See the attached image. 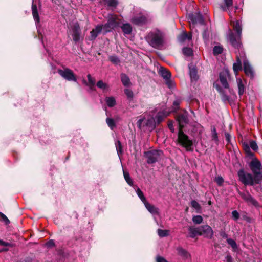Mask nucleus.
Returning <instances> with one entry per match:
<instances>
[{
	"instance_id": "cd10ccee",
	"label": "nucleus",
	"mask_w": 262,
	"mask_h": 262,
	"mask_svg": "<svg viewBox=\"0 0 262 262\" xmlns=\"http://www.w3.org/2000/svg\"><path fill=\"white\" fill-rule=\"evenodd\" d=\"M236 81L238 89V95L242 96L245 92V84L241 78H237Z\"/></svg>"
},
{
	"instance_id": "393cba45",
	"label": "nucleus",
	"mask_w": 262,
	"mask_h": 262,
	"mask_svg": "<svg viewBox=\"0 0 262 262\" xmlns=\"http://www.w3.org/2000/svg\"><path fill=\"white\" fill-rule=\"evenodd\" d=\"M121 28L123 33L125 35H129L132 33L133 28L131 25L129 23L123 24Z\"/></svg>"
},
{
	"instance_id": "e2e57ef3",
	"label": "nucleus",
	"mask_w": 262,
	"mask_h": 262,
	"mask_svg": "<svg viewBox=\"0 0 262 262\" xmlns=\"http://www.w3.org/2000/svg\"><path fill=\"white\" fill-rule=\"evenodd\" d=\"M46 245L48 247H51L54 246L55 243L53 240H50L47 243Z\"/></svg>"
},
{
	"instance_id": "2f4dec72",
	"label": "nucleus",
	"mask_w": 262,
	"mask_h": 262,
	"mask_svg": "<svg viewBox=\"0 0 262 262\" xmlns=\"http://www.w3.org/2000/svg\"><path fill=\"white\" fill-rule=\"evenodd\" d=\"M87 78L89 81V83L87 84V85L91 90H93V88L95 85L96 82L95 78L92 77L90 74H88L87 75Z\"/></svg>"
},
{
	"instance_id": "1a4fd4ad",
	"label": "nucleus",
	"mask_w": 262,
	"mask_h": 262,
	"mask_svg": "<svg viewBox=\"0 0 262 262\" xmlns=\"http://www.w3.org/2000/svg\"><path fill=\"white\" fill-rule=\"evenodd\" d=\"M163 152L161 150H152L146 153L147 163L152 164L160 159Z\"/></svg>"
},
{
	"instance_id": "b1692460",
	"label": "nucleus",
	"mask_w": 262,
	"mask_h": 262,
	"mask_svg": "<svg viewBox=\"0 0 262 262\" xmlns=\"http://www.w3.org/2000/svg\"><path fill=\"white\" fill-rule=\"evenodd\" d=\"M144 204L147 210L152 215H156L159 213L158 209L154 205L149 204L147 202Z\"/></svg>"
},
{
	"instance_id": "9d476101",
	"label": "nucleus",
	"mask_w": 262,
	"mask_h": 262,
	"mask_svg": "<svg viewBox=\"0 0 262 262\" xmlns=\"http://www.w3.org/2000/svg\"><path fill=\"white\" fill-rule=\"evenodd\" d=\"M200 235H203L204 237L211 239L213 235V231L208 225L199 227Z\"/></svg>"
},
{
	"instance_id": "f3484780",
	"label": "nucleus",
	"mask_w": 262,
	"mask_h": 262,
	"mask_svg": "<svg viewBox=\"0 0 262 262\" xmlns=\"http://www.w3.org/2000/svg\"><path fill=\"white\" fill-rule=\"evenodd\" d=\"M72 37L74 41L77 42L80 39V29L79 24L77 23H75L72 28Z\"/></svg>"
},
{
	"instance_id": "79ce46f5",
	"label": "nucleus",
	"mask_w": 262,
	"mask_h": 262,
	"mask_svg": "<svg viewBox=\"0 0 262 262\" xmlns=\"http://www.w3.org/2000/svg\"><path fill=\"white\" fill-rule=\"evenodd\" d=\"M227 242L229 245H230L232 248L234 249L237 248V245L236 242L231 238H227Z\"/></svg>"
},
{
	"instance_id": "603ef678",
	"label": "nucleus",
	"mask_w": 262,
	"mask_h": 262,
	"mask_svg": "<svg viewBox=\"0 0 262 262\" xmlns=\"http://www.w3.org/2000/svg\"><path fill=\"white\" fill-rule=\"evenodd\" d=\"M165 83L168 86V88L172 89L174 86V82L170 79V78L166 79L165 80Z\"/></svg>"
},
{
	"instance_id": "aec40b11",
	"label": "nucleus",
	"mask_w": 262,
	"mask_h": 262,
	"mask_svg": "<svg viewBox=\"0 0 262 262\" xmlns=\"http://www.w3.org/2000/svg\"><path fill=\"white\" fill-rule=\"evenodd\" d=\"M102 31V26L101 25H98L95 29H93L90 32V39L91 40H94L98 36V34Z\"/></svg>"
},
{
	"instance_id": "4d7b16f0",
	"label": "nucleus",
	"mask_w": 262,
	"mask_h": 262,
	"mask_svg": "<svg viewBox=\"0 0 262 262\" xmlns=\"http://www.w3.org/2000/svg\"><path fill=\"white\" fill-rule=\"evenodd\" d=\"M191 206L196 209L200 208V205L199 203L194 200H193L191 202Z\"/></svg>"
},
{
	"instance_id": "39448f33",
	"label": "nucleus",
	"mask_w": 262,
	"mask_h": 262,
	"mask_svg": "<svg viewBox=\"0 0 262 262\" xmlns=\"http://www.w3.org/2000/svg\"><path fill=\"white\" fill-rule=\"evenodd\" d=\"M238 176L239 181L245 185L253 186L255 184H259L255 180V176L247 173L244 170L241 169L238 172Z\"/></svg>"
},
{
	"instance_id": "f704fd0d",
	"label": "nucleus",
	"mask_w": 262,
	"mask_h": 262,
	"mask_svg": "<svg viewBox=\"0 0 262 262\" xmlns=\"http://www.w3.org/2000/svg\"><path fill=\"white\" fill-rule=\"evenodd\" d=\"M136 193L139 198L140 199V200L142 201V202L144 204L147 201L146 199V198L144 196V194L143 192L141 191V190L138 188L136 190Z\"/></svg>"
},
{
	"instance_id": "c9c22d12",
	"label": "nucleus",
	"mask_w": 262,
	"mask_h": 262,
	"mask_svg": "<svg viewBox=\"0 0 262 262\" xmlns=\"http://www.w3.org/2000/svg\"><path fill=\"white\" fill-rule=\"evenodd\" d=\"M191 20L194 24L197 23L202 24L203 21L202 16L199 14L195 16L192 15Z\"/></svg>"
},
{
	"instance_id": "5fc2aeb1",
	"label": "nucleus",
	"mask_w": 262,
	"mask_h": 262,
	"mask_svg": "<svg viewBox=\"0 0 262 262\" xmlns=\"http://www.w3.org/2000/svg\"><path fill=\"white\" fill-rule=\"evenodd\" d=\"M232 215L235 220H238L239 217V213L236 210H234L232 212Z\"/></svg>"
},
{
	"instance_id": "423d86ee",
	"label": "nucleus",
	"mask_w": 262,
	"mask_h": 262,
	"mask_svg": "<svg viewBox=\"0 0 262 262\" xmlns=\"http://www.w3.org/2000/svg\"><path fill=\"white\" fill-rule=\"evenodd\" d=\"M147 21V18L143 14L140 9H134L133 16L130 19V21L137 25H141L145 24Z\"/></svg>"
},
{
	"instance_id": "4be33fe9",
	"label": "nucleus",
	"mask_w": 262,
	"mask_h": 262,
	"mask_svg": "<svg viewBox=\"0 0 262 262\" xmlns=\"http://www.w3.org/2000/svg\"><path fill=\"white\" fill-rule=\"evenodd\" d=\"M168 115V113L165 111L159 112L155 117V120L157 123L159 124Z\"/></svg>"
},
{
	"instance_id": "f257e3e1",
	"label": "nucleus",
	"mask_w": 262,
	"mask_h": 262,
	"mask_svg": "<svg viewBox=\"0 0 262 262\" xmlns=\"http://www.w3.org/2000/svg\"><path fill=\"white\" fill-rule=\"evenodd\" d=\"M165 34L158 30L150 31L145 36V40L149 46L154 48L161 49L165 44Z\"/></svg>"
},
{
	"instance_id": "69168bd1",
	"label": "nucleus",
	"mask_w": 262,
	"mask_h": 262,
	"mask_svg": "<svg viewBox=\"0 0 262 262\" xmlns=\"http://www.w3.org/2000/svg\"><path fill=\"white\" fill-rule=\"evenodd\" d=\"M180 101L179 100H175L173 102V105L174 107V109L176 110L178 108V106L180 104Z\"/></svg>"
},
{
	"instance_id": "c85d7f7f",
	"label": "nucleus",
	"mask_w": 262,
	"mask_h": 262,
	"mask_svg": "<svg viewBox=\"0 0 262 262\" xmlns=\"http://www.w3.org/2000/svg\"><path fill=\"white\" fill-rule=\"evenodd\" d=\"M159 73L165 80L169 79L171 77V74L169 72L162 67L160 69Z\"/></svg>"
},
{
	"instance_id": "58836bf2",
	"label": "nucleus",
	"mask_w": 262,
	"mask_h": 262,
	"mask_svg": "<svg viewBox=\"0 0 262 262\" xmlns=\"http://www.w3.org/2000/svg\"><path fill=\"white\" fill-rule=\"evenodd\" d=\"M106 122L108 125V126L110 127V128L113 130V128L115 127V123L113 119L107 118L106 119Z\"/></svg>"
},
{
	"instance_id": "49530a36",
	"label": "nucleus",
	"mask_w": 262,
	"mask_h": 262,
	"mask_svg": "<svg viewBox=\"0 0 262 262\" xmlns=\"http://www.w3.org/2000/svg\"><path fill=\"white\" fill-rule=\"evenodd\" d=\"M110 60L115 64H118L120 60L116 56H111L109 57Z\"/></svg>"
},
{
	"instance_id": "052dcab7",
	"label": "nucleus",
	"mask_w": 262,
	"mask_h": 262,
	"mask_svg": "<svg viewBox=\"0 0 262 262\" xmlns=\"http://www.w3.org/2000/svg\"><path fill=\"white\" fill-rule=\"evenodd\" d=\"M157 262H168L164 258L160 256H158L156 257Z\"/></svg>"
},
{
	"instance_id": "6e6d98bb",
	"label": "nucleus",
	"mask_w": 262,
	"mask_h": 262,
	"mask_svg": "<svg viewBox=\"0 0 262 262\" xmlns=\"http://www.w3.org/2000/svg\"><path fill=\"white\" fill-rule=\"evenodd\" d=\"M0 215H1V216L3 220L5 223L6 224H9L10 223V221H9V219L7 218V217L5 214L0 212Z\"/></svg>"
},
{
	"instance_id": "6ab92c4d",
	"label": "nucleus",
	"mask_w": 262,
	"mask_h": 262,
	"mask_svg": "<svg viewBox=\"0 0 262 262\" xmlns=\"http://www.w3.org/2000/svg\"><path fill=\"white\" fill-rule=\"evenodd\" d=\"M178 41L180 43L184 42L186 41H190L192 39L191 33H187L185 31H183L178 37Z\"/></svg>"
},
{
	"instance_id": "a19ab883",
	"label": "nucleus",
	"mask_w": 262,
	"mask_h": 262,
	"mask_svg": "<svg viewBox=\"0 0 262 262\" xmlns=\"http://www.w3.org/2000/svg\"><path fill=\"white\" fill-rule=\"evenodd\" d=\"M105 4L110 7H116L118 4L117 0H104Z\"/></svg>"
},
{
	"instance_id": "680f3d73",
	"label": "nucleus",
	"mask_w": 262,
	"mask_h": 262,
	"mask_svg": "<svg viewBox=\"0 0 262 262\" xmlns=\"http://www.w3.org/2000/svg\"><path fill=\"white\" fill-rule=\"evenodd\" d=\"M0 245L4 246H10L11 245L10 243L4 242L1 239H0Z\"/></svg>"
},
{
	"instance_id": "4468645a",
	"label": "nucleus",
	"mask_w": 262,
	"mask_h": 262,
	"mask_svg": "<svg viewBox=\"0 0 262 262\" xmlns=\"http://www.w3.org/2000/svg\"><path fill=\"white\" fill-rule=\"evenodd\" d=\"M243 63L244 71L245 74L251 78H253L254 75V71L248 60L246 58L244 59Z\"/></svg>"
},
{
	"instance_id": "bf43d9fd",
	"label": "nucleus",
	"mask_w": 262,
	"mask_h": 262,
	"mask_svg": "<svg viewBox=\"0 0 262 262\" xmlns=\"http://www.w3.org/2000/svg\"><path fill=\"white\" fill-rule=\"evenodd\" d=\"M227 7H230L233 5V0H224Z\"/></svg>"
},
{
	"instance_id": "13d9d810",
	"label": "nucleus",
	"mask_w": 262,
	"mask_h": 262,
	"mask_svg": "<svg viewBox=\"0 0 262 262\" xmlns=\"http://www.w3.org/2000/svg\"><path fill=\"white\" fill-rule=\"evenodd\" d=\"M145 121V119H140L138 120L137 122V126L140 129H141L142 126H143V122Z\"/></svg>"
},
{
	"instance_id": "a211bd4d",
	"label": "nucleus",
	"mask_w": 262,
	"mask_h": 262,
	"mask_svg": "<svg viewBox=\"0 0 262 262\" xmlns=\"http://www.w3.org/2000/svg\"><path fill=\"white\" fill-rule=\"evenodd\" d=\"M32 11L33 18L36 24V27L37 28H38V24L39 23V17L37 11V6L36 5L32 4ZM37 31L39 34V37L41 38V40L42 41V35L41 34V33L40 32L38 29H37Z\"/></svg>"
},
{
	"instance_id": "0e129e2a",
	"label": "nucleus",
	"mask_w": 262,
	"mask_h": 262,
	"mask_svg": "<svg viewBox=\"0 0 262 262\" xmlns=\"http://www.w3.org/2000/svg\"><path fill=\"white\" fill-rule=\"evenodd\" d=\"M220 235L224 238H226L227 239L228 238V234L224 231H222L220 232Z\"/></svg>"
},
{
	"instance_id": "412c9836",
	"label": "nucleus",
	"mask_w": 262,
	"mask_h": 262,
	"mask_svg": "<svg viewBox=\"0 0 262 262\" xmlns=\"http://www.w3.org/2000/svg\"><path fill=\"white\" fill-rule=\"evenodd\" d=\"M96 85L99 89L101 90L103 93H107L110 90L109 85L102 80L98 81Z\"/></svg>"
},
{
	"instance_id": "7c9ffc66",
	"label": "nucleus",
	"mask_w": 262,
	"mask_h": 262,
	"mask_svg": "<svg viewBox=\"0 0 262 262\" xmlns=\"http://www.w3.org/2000/svg\"><path fill=\"white\" fill-rule=\"evenodd\" d=\"M105 101L107 106L110 107H113L116 103L115 99L112 96L106 97Z\"/></svg>"
},
{
	"instance_id": "72a5a7b5",
	"label": "nucleus",
	"mask_w": 262,
	"mask_h": 262,
	"mask_svg": "<svg viewBox=\"0 0 262 262\" xmlns=\"http://www.w3.org/2000/svg\"><path fill=\"white\" fill-rule=\"evenodd\" d=\"M248 205H252L255 207L258 206V203L257 201L254 199L251 195L249 196V198L245 201Z\"/></svg>"
},
{
	"instance_id": "473e14b6",
	"label": "nucleus",
	"mask_w": 262,
	"mask_h": 262,
	"mask_svg": "<svg viewBox=\"0 0 262 262\" xmlns=\"http://www.w3.org/2000/svg\"><path fill=\"white\" fill-rule=\"evenodd\" d=\"M182 51L183 54L186 57H191L193 55V50L190 48L185 47Z\"/></svg>"
},
{
	"instance_id": "dca6fc26",
	"label": "nucleus",
	"mask_w": 262,
	"mask_h": 262,
	"mask_svg": "<svg viewBox=\"0 0 262 262\" xmlns=\"http://www.w3.org/2000/svg\"><path fill=\"white\" fill-rule=\"evenodd\" d=\"M214 86L216 88L218 92L220 93L221 99L224 103H227L230 101V98L227 94V90L223 89L218 84H214Z\"/></svg>"
},
{
	"instance_id": "774afa93",
	"label": "nucleus",
	"mask_w": 262,
	"mask_h": 262,
	"mask_svg": "<svg viewBox=\"0 0 262 262\" xmlns=\"http://www.w3.org/2000/svg\"><path fill=\"white\" fill-rule=\"evenodd\" d=\"M226 261V262H232V258L231 256L228 255L225 257Z\"/></svg>"
},
{
	"instance_id": "ea45409f",
	"label": "nucleus",
	"mask_w": 262,
	"mask_h": 262,
	"mask_svg": "<svg viewBox=\"0 0 262 262\" xmlns=\"http://www.w3.org/2000/svg\"><path fill=\"white\" fill-rule=\"evenodd\" d=\"M192 221L194 224H200L203 222V218L201 215H195L192 217Z\"/></svg>"
},
{
	"instance_id": "de8ad7c7",
	"label": "nucleus",
	"mask_w": 262,
	"mask_h": 262,
	"mask_svg": "<svg viewBox=\"0 0 262 262\" xmlns=\"http://www.w3.org/2000/svg\"><path fill=\"white\" fill-rule=\"evenodd\" d=\"M238 193L245 201H246L249 198V196L251 195L247 191L246 192H242L239 191Z\"/></svg>"
},
{
	"instance_id": "7ed1b4c3",
	"label": "nucleus",
	"mask_w": 262,
	"mask_h": 262,
	"mask_svg": "<svg viewBox=\"0 0 262 262\" xmlns=\"http://www.w3.org/2000/svg\"><path fill=\"white\" fill-rule=\"evenodd\" d=\"M178 141L181 145L186 148L187 151H192L193 150L192 140L181 129H179Z\"/></svg>"
},
{
	"instance_id": "5701e85b",
	"label": "nucleus",
	"mask_w": 262,
	"mask_h": 262,
	"mask_svg": "<svg viewBox=\"0 0 262 262\" xmlns=\"http://www.w3.org/2000/svg\"><path fill=\"white\" fill-rule=\"evenodd\" d=\"M177 251L178 254L181 256L183 259H187L190 257L191 255L190 253L185 249L182 247H179L177 248Z\"/></svg>"
},
{
	"instance_id": "e433bc0d",
	"label": "nucleus",
	"mask_w": 262,
	"mask_h": 262,
	"mask_svg": "<svg viewBox=\"0 0 262 262\" xmlns=\"http://www.w3.org/2000/svg\"><path fill=\"white\" fill-rule=\"evenodd\" d=\"M123 175L126 182L131 186H133V182L128 172L123 171Z\"/></svg>"
},
{
	"instance_id": "f03ea898",
	"label": "nucleus",
	"mask_w": 262,
	"mask_h": 262,
	"mask_svg": "<svg viewBox=\"0 0 262 262\" xmlns=\"http://www.w3.org/2000/svg\"><path fill=\"white\" fill-rule=\"evenodd\" d=\"M233 28L234 31L236 32L237 35H235L231 31H230L228 39L234 48L238 49L239 51L241 49V45L239 39L241 38L242 31V25L239 21H236L233 25Z\"/></svg>"
},
{
	"instance_id": "338daca9",
	"label": "nucleus",
	"mask_w": 262,
	"mask_h": 262,
	"mask_svg": "<svg viewBox=\"0 0 262 262\" xmlns=\"http://www.w3.org/2000/svg\"><path fill=\"white\" fill-rule=\"evenodd\" d=\"M168 128H169V129L171 130V132L173 133L174 132V127H173L172 123L169 122L168 124Z\"/></svg>"
},
{
	"instance_id": "a18cd8bd",
	"label": "nucleus",
	"mask_w": 262,
	"mask_h": 262,
	"mask_svg": "<svg viewBox=\"0 0 262 262\" xmlns=\"http://www.w3.org/2000/svg\"><path fill=\"white\" fill-rule=\"evenodd\" d=\"M115 145L117 153L118 155H119L122 152L121 142L119 140H118L116 142Z\"/></svg>"
},
{
	"instance_id": "4c0bfd02",
	"label": "nucleus",
	"mask_w": 262,
	"mask_h": 262,
	"mask_svg": "<svg viewBox=\"0 0 262 262\" xmlns=\"http://www.w3.org/2000/svg\"><path fill=\"white\" fill-rule=\"evenodd\" d=\"M223 52V48L220 46H216L213 49V53L216 55L221 54Z\"/></svg>"
},
{
	"instance_id": "8fccbe9b",
	"label": "nucleus",
	"mask_w": 262,
	"mask_h": 262,
	"mask_svg": "<svg viewBox=\"0 0 262 262\" xmlns=\"http://www.w3.org/2000/svg\"><path fill=\"white\" fill-rule=\"evenodd\" d=\"M244 150L248 156L252 158L254 157V154L250 151V148L247 144L244 146Z\"/></svg>"
},
{
	"instance_id": "9b49d317",
	"label": "nucleus",
	"mask_w": 262,
	"mask_h": 262,
	"mask_svg": "<svg viewBox=\"0 0 262 262\" xmlns=\"http://www.w3.org/2000/svg\"><path fill=\"white\" fill-rule=\"evenodd\" d=\"M188 114L186 112L179 114L177 116V121L179 125V129L184 127L185 125L188 123Z\"/></svg>"
},
{
	"instance_id": "c756f323",
	"label": "nucleus",
	"mask_w": 262,
	"mask_h": 262,
	"mask_svg": "<svg viewBox=\"0 0 262 262\" xmlns=\"http://www.w3.org/2000/svg\"><path fill=\"white\" fill-rule=\"evenodd\" d=\"M121 80L124 86H129L130 82L129 77L125 74H121Z\"/></svg>"
},
{
	"instance_id": "09e8293b",
	"label": "nucleus",
	"mask_w": 262,
	"mask_h": 262,
	"mask_svg": "<svg viewBox=\"0 0 262 262\" xmlns=\"http://www.w3.org/2000/svg\"><path fill=\"white\" fill-rule=\"evenodd\" d=\"M124 93L129 99H132L133 97V93L130 89H125L124 90Z\"/></svg>"
},
{
	"instance_id": "2eb2a0df",
	"label": "nucleus",
	"mask_w": 262,
	"mask_h": 262,
	"mask_svg": "<svg viewBox=\"0 0 262 262\" xmlns=\"http://www.w3.org/2000/svg\"><path fill=\"white\" fill-rule=\"evenodd\" d=\"M189 69V76L192 83H195L199 79V75L198 74V70L196 67L192 63H190L188 66Z\"/></svg>"
},
{
	"instance_id": "864d4df0",
	"label": "nucleus",
	"mask_w": 262,
	"mask_h": 262,
	"mask_svg": "<svg viewBox=\"0 0 262 262\" xmlns=\"http://www.w3.org/2000/svg\"><path fill=\"white\" fill-rule=\"evenodd\" d=\"M250 146L254 151H256L258 149V146L257 145V143L254 141H250Z\"/></svg>"
},
{
	"instance_id": "6e6552de",
	"label": "nucleus",
	"mask_w": 262,
	"mask_h": 262,
	"mask_svg": "<svg viewBox=\"0 0 262 262\" xmlns=\"http://www.w3.org/2000/svg\"><path fill=\"white\" fill-rule=\"evenodd\" d=\"M59 74L64 79L69 81H76L77 79L73 71L69 68L58 70Z\"/></svg>"
},
{
	"instance_id": "ddd939ff",
	"label": "nucleus",
	"mask_w": 262,
	"mask_h": 262,
	"mask_svg": "<svg viewBox=\"0 0 262 262\" xmlns=\"http://www.w3.org/2000/svg\"><path fill=\"white\" fill-rule=\"evenodd\" d=\"M228 74L226 72H222L220 73L219 79L224 89L228 90L231 94H234V91L229 87L227 77Z\"/></svg>"
},
{
	"instance_id": "f8f14e48",
	"label": "nucleus",
	"mask_w": 262,
	"mask_h": 262,
	"mask_svg": "<svg viewBox=\"0 0 262 262\" xmlns=\"http://www.w3.org/2000/svg\"><path fill=\"white\" fill-rule=\"evenodd\" d=\"M244 59H246L245 53L241 51V53H239V55L237 56L236 62L233 64V69L234 73L236 75L239 71L242 69V62Z\"/></svg>"
},
{
	"instance_id": "c03bdc74",
	"label": "nucleus",
	"mask_w": 262,
	"mask_h": 262,
	"mask_svg": "<svg viewBox=\"0 0 262 262\" xmlns=\"http://www.w3.org/2000/svg\"><path fill=\"white\" fill-rule=\"evenodd\" d=\"M211 132L212 140H213L215 142H217L218 141V137L217 134L214 127H213L211 129Z\"/></svg>"
},
{
	"instance_id": "bb28decb",
	"label": "nucleus",
	"mask_w": 262,
	"mask_h": 262,
	"mask_svg": "<svg viewBox=\"0 0 262 262\" xmlns=\"http://www.w3.org/2000/svg\"><path fill=\"white\" fill-rule=\"evenodd\" d=\"M157 122L153 117H150L147 120H145V125L149 129H153L156 127Z\"/></svg>"
},
{
	"instance_id": "a878e982",
	"label": "nucleus",
	"mask_w": 262,
	"mask_h": 262,
	"mask_svg": "<svg viewBox=\"0 0 262 262\" xmlns=\"http://www.w3.org/2000/svg\"><path fill=\"white\" fill-rule=\"evenodd\" d=\"M189 236L191 238H194L197 235H200V229L199 227H194L190 226L188 228Z\"/></svg>"
},
{
	"instance_id": "20e7f679",
	"label": "nucleus",
	"mask_w": 262,
	"mask_h": 262,
	"mask_svg": "<svg viewBox=\"0 0 262 262\" xmlns=\"http://www.w3.org/2000/svg\"><path fill=\"white\" fill-rule=\"evenodd\" d=\"M249 166L253 174L255 176V180L257 183L262 181V172L261 171V163L256 158H253L249 163Z\"/></svg>"
},
{
	"instance_id": "0eeeda50",
	"label": "nucleus",
	"mask_w": 262,
	"mask_h": 262,
	"mask_svg": "<svg viewBox=\"0 0 262 262\" xmlns=\"http://www.w3.org/2000/svg\"><path fill=\"white\" fill-rule=\"evenodd\" d=\"M117 17L116 15H111L107 20V23L102 26V31L104 33L111 32L113 29L116 28L118 26V23L117 21Z\"/></svg>"
},
{
	"instance_id": "3c124183",
	"label": "nucleus",
	"mask_w": 262,
	"mask_h": 262,
	"mask_svg": "<svg viewBox=\"0 0 262 262\" xmlns=\"http://www.w3.org/2000/svg\"><path fill=\"white\" fill-rule=\"evenodd\" d=\"M215 181L218 185L221 186L224 182V179L221 176H217L215 178Z\"/></svg>"
},
{
	"instance_id": "37998d69",
	"label": "nucleus",
	"mask_w": 262,
	"mask_h": 262,
	"mask_svg": "<svg viewBox=\"0 0 262 262\" xmlns=\"http://www.w3.org/2000/svg\"><path fill=\"white\" fill-rule=\"evenodd\" d=\"M158 234L160 237H165L168 235V231L166 230H158Z\"/></svg>"
}]
</instances>
